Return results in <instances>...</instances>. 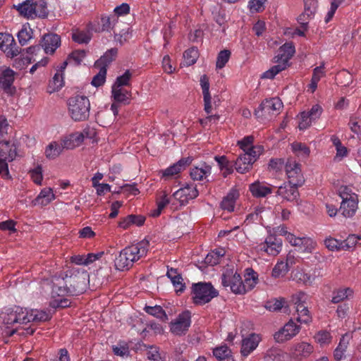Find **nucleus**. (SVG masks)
Listing matches in <instances>:
<instances>
[{"mask_svg": "<svg viewBox=\"0 0 361 361\" xmlns=\"http://www.w3.org/2000/svg\"><path fill=\"white\" fill-rule=\"evenodd\" d=\"M73 41L79 44L87 43L91 39L89 30H75L72 34Z\"/></svg>", "mask_w": 361, "mask_h": 361, "instance_id": "nucleus-47", "label": "nucleus"}, {"mask_svg": "<svg viewBox=\"0 0 361 361\" xmlns=\"http://www.w3.org/2000/svg\"><path fill=\"white\" fill-rule=\"evenodd\" d=\"M56 199L53 189L51 188H44L41 190L39 195L34 200L35 205L47 206Z\"/></svg>", "mask_w": 361, "mask_h": 361, "instance_id": "nucleus-28", "label": "nucleus"}, {"mask_svg": "<svg viewBox=\"0 0 361 361\" xmlns=\"http://www.w3.org/2000/svg\"><path fill=\"white\" fill-rule=\"evenodd\" d=\"M68 113L75 121H82L88 118L90 103L89 99L82 95L71 97L68 102Z\"/></svg>", "mask_w": 361, "mask_h": 361, "instance_id": "nucleus-5", "label": "nucleus"}, {"mask_svg": "<svg viewBox=\"0 0 361 361\" xmlns=\"http://www.w3.org/2000/svg\"><path fill=\"white\" fill-rule=\"evenodd\" d=\"M79 270L71 269L66 271V281L64 278L54 276L52 280L51 300L49 305L53 308L66 307L70 305V302L64 297L68 295H80L86 288V282L88 279L87 271H82L79 274Z\"/></svg>", "mask_w": 361, "mask_h": 361, "instance_id": "nucleus-1", "label": "nucleus"}, {"mask_svg": "<svg viewBox=\"0 0 361 361\" xmlns=\"http://www.w3.org/2000/svg\"><path fill=\"white\" fill-rule=\"evenodd\" d=\"M222 284L229 286L231 291L236 294L245 293V288L243 284L241 276L233 269H226L222 276Z\"/></svg>", "mask_w": 361, "mask_h": 361, "instance_id": "nucleus-8", "label": "nucleus"}, {"mask_svg": "<svg viewBox=\"0 0 361 361\" xmlns=\"http://www.w3.org/2000/svg\"><path fill=\"white\" fill-rule=\"evenodd\" d=\"M239 193L237 190L232 189L226 197L223 199L221 207L224 210L229 212H233L235 204L237 199L238 198Z\"/></svg>", "mask_w": 361, "mask_h": 361, "instance_id": "nucleus-35", "label": "nucleus"}, {"mask_svg": "<svg viewBox=\"0 0 361 361\" xmlns=\"http://www.w3.org/2000/svg\"><path fill=\"white\" fill-rule=\"evenodd\" d=\"M298 187V185L286 183L278 188L277 195L287 201H294L299 195Z\"/></svg>", "mask_w": 361, "mask_h": 361, "instance_id": "nucleus-25", "label": "nucleus"}, {"mask_svg": "<svg viewBox=\"0 0 361 361\" xmlns=\"http://www.w3.org/2000/svg\"><path fill=\"white\" fill-rule=\"evenodd\" d=\"M295 52L293 43H286L281 46L278 54L274 58L276 65L264 72L262 78L273 79L277 74L285 70L288 66V61Z\"/></svg>", "mask_w": 361, "mask_h": 361, "instance_id": "nucleus-3", "label": "nucleus"}, {"mask_svg": "<svg viewBox=\"0 0 361 361\" xmlns=\"http://www.w3.org/2000/svg\"><path fill=\"white\" fill-rule=\"evenodd\" d=\"M198 195V190L193 184H186L173 192L172 198L177 201L179 205L184 206L194 200Z\"/></svg>", "mask_w": 361, "mask_h": 361, "instance_id": "nucleus-10", "label": "nucleus"}, {"mask_svg": "<svg viewBox=\"0 0 361 361\" xmlns=\"http://www.w3.org/2000/svg\"><path fill=\"white\" fill-rule=\"evenodd\" d=\"M315 278V274L306 272L303 268H298L293 274V279L296 282L306 286L312 284Z\"/></svg>", "mask_w": 361, "mask_h": 361, "instance_id": "nucleus-32", "label": "nucleus"}, {"mask_svg": "<svg viewBox=\"0 0 361 361\" xmlns=\"http://www.w3.org/2000/svg\"><path fill=\"white\" fill-rule=\"evenodd\" d=\"M192 161L190 157L182 159L176 164L170 166L167 169L161 171V177L165 179L175 178L186 166L189 165Z\"/></svg>", "mask_w": 361, "mask_h": 361, "instance_id": "nucleus-18", "label": "nucleus"}, {"mask_svg": "<svg viewBox=\"0 0 361 361\" xmlns=\"http://www.w3.org/2000/svg\"><path fill=\"white\" fill-rule=\"evenodd\" d=\"M15 312L16 314L17 324H27L31 322L30 319V310L20 307H15Z\"/></svg>", "mask_w": 361, "mask_h": 361, "instance_id": "nucleus-44", "label": "nucleus"}, {"mask_svg": "<svg viewBox=\"0 0 361 361\" xmlns=\"http://www.w3.org/2000/svg\"><path fill=\"white\" fill-rule=\"evenodd\" d=\"M314 339L321 346H324L331 342L332 337L329 332L322 330L314 336Z\"/></svg>", "mask_w": 361, "mask_h": 361, "instance_id": "nucleus-55", "label": "nucleus"}, {"mask_svg": "<svg viewBox=\"0 0 361 361\" xmlns=\"http://www.w3.org/2000/svg\"><path fill=\"white\" fill-rule=\"evenodd\" d=\"M282 240L274 235H268L264 242L259 244L255 249L272 256L277 255L282 250Z\"/></svg>", "mask_w": 361, "mask_h": 361, "instance_id": "nucleus-12", "label": "nucleus"}, {"mask_svg": "<svg viewBox=\"0 0 361 361\" xmlns=\"http://www.w3.org/2000/svg\"><path fill=\"white\" fill-rule=\"evenodd\" d=\"M317 8V0H304V12L298 16V21L305 27L308 20L314 16Z\"/></svg>", "mask_w": 361, "mask_h": 361, "instance_id": "nucleus-19", "label": "nucleus"}, {"mask_svg": "<svg viewBox=\"0 0 361 361\" xmlns=\"http://www.w3.org/2000/svg\"><path fill=\"white\" fill-rule=\"evenodd\" d=\"M360 239L359 235H349L345 240H341V250L350 251L353 250Z\"/></svg>", "mask_w": 361, "mask_h": 361, "instance_id": "nucleus-45", "label": "nucleus"}, {"mask_svg": "<svg viewBox=\"0 0 361 361\" xmlns=\"http://www.w3.org/2000/svg\"><path fill=\"white\" fill-rule=\"evenodd\" d=\"M16 157V147L9 142L0 140V158L12 161Z\"/></svg>", "mask_w": 361, "mask_h": 361, "instance_id": "nucleus-31", "label": "nucleus"}, {"mask_svg": "<svg viewBox=\"0 0 361 361\" xmlns=\"http://www.w3.org/2000/svg\"><path fill=\"white\" fill-rule=\"evenodd\" d=\"M254 160L251 159L249 154L244 152L241 154L235 161V169L238 172L243 173L251 169Z\"/></svg>", "mask_w": 361, "mask_h": 361, "instance_id": "nucleus-36", "label": "nucleus"}, {"mask_svg": "<svg viewBox=\"0 0 361 361\" xmlns=\"http://www.w3.org/2000/svg\"><path fill=\"white\" fill-rule=\"evenodd\" d=\"M31 322H45L51 318L49 312L39 310H30Z\"/></svg>", "mask_w": 361, "mask_h": 361, "instance_id": "nucleus-46", "label": "nucleus"}, {"mask_svg": "<svg viewBox=\"0 0 361 361\" xmlns=\"http://www.w3.org/2000/svg\"><path fill=\"white\" fill-rule=\"evenodd\" d=\"M191 324V313L186 310L179 314L178 316L170 324V330L172 334L178 336L185 334Z\"/></svg>", "mask_w": 361, "mask_h": 361, "instance_id": "nucleus-11", "label": "nucleus"}, {"mask_svg": "<svg viewBox=\"0 0 361 361\" xmlns=\"http://www.w3.org/2000/svg\"><path fill=\"white\" fill-rule=\"evenodd\" d=\"M313 346L307 342H300L294 344L290 351L292 357L302 360L308 357L313 352Z\"/></svg>", "mask_w": 361, "mask_h": 361, "instance_id": "nucleus-21", "label": "nucleus"}, {"mask_svg": "<svg viewBox=\"0 0 361 361\" xmlns=\"http://www.w3.org/2000/svg\"><path fill=\"white\" fill-rule=\"evenodd\" d=\"M117 55V49H111L101 56V58L95 62V67L106 66L116 58Z\"/></svg>", "mask_w": 361, "mask_h": 361, "instance_id": "nucleus-41", "label": "nucleus"}, {"mask_svg": "<svg viewBox=\"0 0 361 361\" xmlns=\"http://www.w3.org/2000/svg\"><path fill=\"white\" fill-rule=\"evenodd\" d=\"M199 53L197 49L195 47L187 49L183 54L184 63L186 66L194 64L198 59Z\"/></svg>", "mask_w": 361, "mask_h": 361, "instance_id": "nucleus-48", "label": "nucleus"}, {"mask_svg": "<svg viewBox=\"0 0 361 361\" xmlns=\"http://www.w3.org/2000/svg\"><path fill=\"white\" fill-rule=\"evenodd\" d=\"M131 73L129 71H126L122 75L117 77L112 87H125L129 84Z\"/></svg>", "mask_w": 361, "mask_h": 361, "instance_id": "nucleus-61", "label": "nucleus"}, {"mask_svg": "<svg viewBox=\"0 0 361 361\" xmlns=\"http://www.w3.org/2000/svg\"><path fill=\"white\" fill-rule=\"evenodd\" d=\"M145 310L147 313L149 314H151L154 317H156L159 319H165L166 318V314H165L164 311L163 310L162 307L161 306H146L145 307Z\"/></svg>", "mask_w": 361, "mask_h": 361, "instance_id": "nucleus-60", "label": "nucleus"}, {"mask_svg": "<svg viewBox=\"0 0 361 361\" xmlns=\"http://www.w3.org/2000/svg\"><path fill=\"white\" fill-rule=\"evenodd\" d=\"M308 298L307 294L302 291L291 296L290 302L295 310L296 320L300 324H309L312 322V315L307 307Z\"/></svg>", "mask_w": 361, "mask_h": 361, "instance_id": "nucleus-6", "label": "nucleus"}, {"mask_svg": "<svg viewBox=\"0 0 361 361\" xmlns=\"http://www.w3.org/2000/svg\"><path fill=\"white\" fill-rule=\"evenodd\" d=\"M341 244V240L332 237H328L324 240L326 247L331 251H340Z\"/></svg>", "mask_w": 361, "mask_h": 361, "instance_id": "nucleus-63", "label": "nucleus"}, {"mask_svg": "<svg viewBox=\"0 0 361 361\" xmlns=\"http://www.w3.org/2000/svg\"><path fill=\"white\" fill-rule=\"evenodd\" d=\"M149 246V242L143 240L121 250L114 259L116 269L119 271L130 269L135 262L147 256Z\"/></svg>", "mask_w": 361, "mask_h": 361, "instance_id": "nucleus-2", "label": "nucleus"}, {"mask_svg": "<svg viewBox=\"0 0 361 361\" xmlns=\"http://www.w3.org/2000/svg\"><path fill=\"white\" fill-rule=\"evenodd\" d=\"M34 18L36 17L44 18L47 15V4L44 1L34 2Z\"/></svg>", "mask_w": 361, "mask_h": 361, "instance_id": "nucleus-58", "label": "nucleus"}, {"mask_svg": "<svg viewBox=\"0 0 361 361\" xmlns=\"http://www.w3.org/2000/svg\"><path fill=\"white\" fill-rule=\"evenodd\" d=\"M193 300L196 304H205L218 295L214 287L207 283H198L193 285Z\"/></svg>", "mask_w": 361, "mask_h": 361, "instance_id": "nucleus-7", "label": "nucleus"}, {"mask_svg": "<svg viewBox=\"0 0 361 361\" xmlns=\"http://www.w3.org/2000/svg\"><path fill=\"white\" fill-rule=\"evenodd\" d=\"M338 195L342 201L340 205V212L346 219L353 217L358 208V197L350 186L341 185L338 189Z\"/></svg>", "mask_w": 361, "mask_h": 361, "instance_id": "nucleus-4", "label": "nucleus"}, {"mask_svg": "<svg viewBox=\"0 0 361 361\" xmlns=\"http://www.w3.org/2000/svg\"><path fill=\"white\" fill-rule=\"evenodd\" d=\"M323 112L321 105L314 104L309 111H302L299 115L298 128L300 130H305L311 126L312 123L318 120Z\"/></svg>", "mask_w": 361, "mask_h": 361, "instance_id": "nucleus-9", "label": "nucleus"}, {"mask_svg": "<svg viewBox=\"0 0 361 361\" xmlns=\"http://www.w3.org/2000/svg\"><path fill=\"white\" fill-rule=\"evenodd\" d=\"M273 186L257 180L250 185V191L256 197H264L272 192Z\"/></svg>", "mask_w": 361, "mask_h": 361, "instance_id": "nucleus-26", "label": "nucleus"}, {"mask_svg": "<svg viewBox=\"0 0 361 361\" xmlns=\"http://www.w3.org/2000/svg\"><path fill=\"white\" fill-rule=\"evenodd\" d=\"M350 336L344 335L340 340L339 344L334 350V357L336 360H341L343 357L349 343Z\"/></svg>", "mask_w": 361, "mask_h": 361, "instance_id": "nucleus-42", "label": "nucleus"}, {"mask_svg": "<svg viewBox=\"0 0 361 361\" xmlns=\"http://www.w3.org/2000/svg\"><path fill=\"white\" fill-rule=\"evenodd\" d=\"M212 168L203 163L191 169L190 176L195 180H204L211 174Z\"/></svg>", "mask_w": 361, "mask_h": 361, "instance_id": "nucleus-29", "label": "nucleus"}, {"mask_svg": "<svg viewBox=\"0 0 361 361\" xmlns=\"http://www.w3.org/2000/svg\"><path fill=\"white\" fill-rule=\"evenodd\" d=\"M231 351L227 346H220L216 348L213 350V355L216 359L220 361L224 360L228 357H230Z\"/></svg>", "mask_w": 361, "mask_h": 361, "instance_id": "nucleus-59", "label": "nucleus"}, {"mask_svg": "<svg viewBox=\"0 0 361 361\" xmlns=\"http://www.w3.org/2000/svg\"><path fill=\"white\" fill-rule=\"evenodd\" d=\"M97 68L99 69V71L94 76L91 83L94 87H100L103 85L106 81V68L104 66Z\"/></svg>", "mask_w": 361, "mask_h": 361, "instance_id": "nucleus-51", "label": "nucleus"}, {"mask_svg": "<svg viewBox=\"0 0 361 361\" xmlns=\"http://www.w3.org/2000/svg\"><path fill=\"white\" fill-rule=\"evenodd\" d=\"M1 318L3 319L4 324L6 326V329L8 330L6 331L5 334L11 336L15 333V329H9L10 326L17 324V317L15 312V307L12 309H8L6 312L2 314Z\"/></svg>", "mask_w": 361, "mask_h": 361, "instance_id": "nucleus-33", "label": "nucleus"}, {"mask_svg": "<svg viewBox=\"0 0 361 361\" xmlns=\"http://www.w3.org/2000/svg\"><path fill=\"white\" fill-rule=\"evenodd\" d=\"M349 126L351 131L357 135L359 140H361V119L357 118H350Z\"/></svg>", "mask_w": 361, "mask_h": 361, "instance_id": "nucleus-62", "label": "nucleus"}, {"mask_svg": "<svg viewBox=\"0 0 361 361\" xmlns=\"http://www.w3.org/2000/svg\"><path fill=\"white\" fill-rule=\"evenodd\" d=\"M145 221L144 216L130 214L122 219L118 223V226L123 229H128L132 226H141Z\"/></svg>", "mask_w": 361, "mask_h": 361, "instance_id": "nucleus-30", "label": "nucleus"}, {"mask_svg": "<svg viewBox=\"0 0 361 361\" xmlns=\"http://www.w3.org/2000/svg\"><path fill=\"white\" fill-rule=\"evenodd\" d=\"M287 240L293 246L298 247L302 252L311 253L317 246V243L311 238L296 237L292 233L287 234Z\"/></svg>", "mask_w": 361, "mask_h": 361, "instance_id": "nucleus-13", "label": "nucleus"}, {"mask_svg": "<svg viewBox=\"0 0 361 361\" xmlns=\"http://www.w3.org/2000/svg\"><path fill=\"white\" fill-rule=\"evenodd\" d=\"M86 56V52L84 50L73 51L68 56L69 64L73 66L80 65Z\"/></svg>", "mask_w": 361, "mask_h": 361, "instance_id": "nucleus-50", "label": "nucleus"}, {"mask_svg": "<svg viewBox=\"0 0 361 361\" xmlns=\"http://www.w3.org/2000/svg\"><path fill=\"white\" fill-rule=\"evenodd\" d=\"M300 327L293 319L287 322L284 326L274 334V339L278 343H283L295 336Z\"/></svg>", "mask_w": 361, "mask_h": 361, "instance_id": "nucleus-15", "label": "nucleus"}, {"mask_svg": "<svg viewBox=\"0 0 361 361\" xmlns=\"http://www.w3.org/2000/svg\"><path fill=\"white\" fill-rule=\"evenodd\" d=\"M0 49L11 58L19 54L13 37L8 33H0Z\"/></svg>", "mask_w": 361, "mask_h": 361, "instance_id": "nucleus-16", "label": "nucleus"}, {"mask_svg": "<svg viewBox=\"0 0 361 361\" xmlns=\"http://www.w3.org/2000/svg\"><path fill=\"white\" fill-rule=\"evenodd\" d=\"M171 204V197H169L165 192H161L157 199V208L151 212L152 216H158L165 208Z\"/></svg>", "mask_w": 361, "mask_h": 361, "instance_id": "nucleus-38", "label": "nucleus"}, {"mask_svg": "<svg viewBox=\"0 0 361 361\" xmlns=\"http://www.w3.org/2000/svg\"><path fill=\"white\" fill-rule=\"evenodd\" d=\"M291 149L294 154L300 159H307L310 154V148L305 144L298 142L291 144Z\"/></svg>", "mask_w": 361, "mask_h": 361, "instance_id": "nucleus-39", "label": "nucleus"}, {"mask_svg": "<svg viewBox=\"0 0 361 361\" xmlns=\"http://www.w3.org/2000/svg\"><path fill=\"white\" fill-rule=\"evenodd\" d=\"M42 167L37 165L29 171L32 180L37 185H41L43 180Z\"/></svg>", "mask_w": 361, "mask_h": 361, "instance_id": "nucleus-52", "label": "nucleus"}, {"mask_svg": "<svg viewBox=\"0 0 361 361\" xmlns=\"http://www.w3.org/2000/svg\"><path fill=\"white\" fill-rule=\"evenodd\" d=\"M111 97L116 103L128 104L131 99V92L125 87H111Z\"/></svg>", "mask_w": 361, "mask_h": 361, "instance_id": "nucleus-27", "label": "nucleus"}, {"mask_svg": "<svg viewBox=\"0 0 361 361\" xmlns=\"http://www.w3.org/2000/svg\"><path fill=\"white\" fill-rule=\"evenodd\" d=\"M288 271L287 264L283 261H279L272 269L271 276L274 278H279L286 275Z\"/></svg>", "mask_w": 361, "mask_h": 361, "instance_id": "nucleus-53", "label": "nucleus"}, {"mask_svg": "<svg viewBox=\"0 0 361 361\" xmlns=\"http://www.w3.org/2000/svg\"><path fill=\"white\" fill-rule=\"evenodd\" d=\"M264 148L262 145H253L244 152L249 154L251 159L255 161L262 154Z\"/></svg>", "mask_w": 361, "mask_h": 361, "instance_id": "nucleus-64", "label": "nucleus"}, {"mask_svg": "<svg viewBox=\"0 0 361 361\" xmlns=\"http://www.w3.org/2000/svg\"><path fill=\"white\" fill-rule=\"evenodd\" d=\"M352 294L353 290L349 288L338 289L334 293L331 301L334 303H338L344 299L351 296Z\"/></svg>", "mask_w": 361, "mask_h": 361, "instance_id": "nucleus-49", "label": "nucleus"}, {"mask_svg": "<svg viewBox=\"0 0 361 361\" xmlns=\"http://www.w3.org/2000/svg\"><path fill=\"white\" fill-rule=\"evenodd\" d=\"M286 173L289 183L293 185L300 186L304 182L303 176L301 173L300 165L293 160H288L286 164Z\"/></svg>", "mask_w": 361, "mask_h": 361, "instance_id": "nucleus-14", "label": "nucleus"}, {"mask_svg": "<svg viewBox=\"0 0 361 361\" xmlns=\"http://www.w3.org/2000/svg\"><path fill=\"white\" fill-rule=\"evenodd\" d=\"M31 32L32 30L26 25H23L22 29L18 32V38L19 43L22 46L25 45L32 38Z\"/></svg>", "mask_w": 361, "mask_h": 361, "instance_id": "nucleus-56", "label": "nucleus"}, {"mask_svg": "<svg viewBox=\"0 0 361 361\" xmlns=\"http://www.w3.org/2000/svg\"><path fill=\"white\" fill-rule=\"evenodd\" d=\"M258 275L251 269H247L245 275V280L243 282L245 288V293L252 290L257 283Z\"/></svg>", "mask_w": 361, "mask_h": 361, "instance_id": "nucleus-40", "label": "nucleus"}, {"mask_svg": "<svg viewBox=\"0 0 361 361\" xmlns=\"http://www.w3.org/2000/svg\"><path fill=\"white\" fill-rule=\"evenodd\" d=\"M331 140L336 149L335 159L340 161L348 154L347 148L343 146L339 138L336 136H332Z\"/></svg>", "mask_w": 361, "mask_h": 361, "instance_id": "nucleus-43", "label": "nucleus"}, {"mask_svg": "<svg viewBox=\"0 0 361 361\" xmlns=\"http://www.w3.org/2000/svg\"><path fill=\"white\" fill-rule=\"evenodd\" d=\"M88 136L86 130L82 132H75L64 137L62 140L63 147L66 149H73L82 144L85 137Z\"/></svg>", "mask_w": 361, "mask_h": 361, "instance_id": "nucleus-23", "label": "nucleus"}, {"mask_svg": "<svg viewBox=\"0 0 361 361\" xmlns=\"http://www.w3.org/2000/svg\"><path fill=\"white\" fill-rule=\"evenodd\" d=\"M282 107L283 103L278 97L267 99L260 105V109L264 115H277Z\"/></svg>", "mask_w": 361, "mask_h": 361, "instance_id": "nucleus-20", "label": "nucleus"}, {"mask_svg": "<svg viewBox=\"0 0 361 361\" xmlns=\"http://www.w3.org/2000/svg\"><path fill=\"white\" fill-rule=\"evenodd\" d=\"M231 56V52L228 50L221 51L216 58V68L221 69L228 63Z\"/></svg>", "mask_w": 361, "mask_h": 361, "instance_id": "nucleus-57", "label": "nucleus"}, {"mask_svg": "<svg viewBox=\"0 0 361 361\" xmlns=\"http://www.w3.org/2000/svg\"><path fill=\"white\" fill-rule=\"evenodd\" d=\"M61 44V38L56 34L45 35L42 41V47L46 54H52Z\"/></svg>", "mask_w": 361, "mask_h": 361, "instance_id": "nucleus-24", "label": "nucleus"}, {"mask_svg": "<svg viewBox=\"0 0 361 361\" xmlns=\"http://www.w3.org/2000/svg\"><path fill=\"white\" fill-rule=\"evenodd\" d=\"M20 14L26 18H34V2L27 0L21 4L14 6Z\"/></svg>", "mask_w": 361, "mask_h": 361, "instance_id": "nucleus-37", "label": "nucleus"}, {"mask_svg": "<svg viewBox=\"0 0 361 361\" xmlns=\"http://www.w3.org/2000/svg\"><path fill=\"white\" fill-rule=\"evenodd\" d=\"M63 75L62 73L57 72L52 80L49 82L50 92L58 91L63 86Z\"/></svg>", "mask_w": 361, "mask_h": 361, "instance_id": "nucleus-54", "label": "nucleus"}, {"mask_svg": "<svg viewBox=\"0 0 361 361\" xmlns=\"http://www.w3.org/2000/svg\"><path fill=\"white\" fill-rule=\"evenodd\" d=\"M15 79V72L10 68H2L0 72V87L7 94H12L15 92L13 83Z\"/></svg>", "mask_w": 361, "mask_h": 361, "instance_id": "nucleus-17", "label": "nucleus"}, {"mask_svg": "<svg viewBox=\"0 0 361 361\" xmlns=\"http://www.w3.org/2000/svg\"><path fill=\"white\" fill-rule=\"evenodd\" d=\"M64 148L63 142L52 141L45 147L44 155L48 159H55L61 154Z\"/></svg>", "mask_w": 361, "mask_h": 361, "instance_id": "nucleus-34", "label": "nucleus"}, {"mask_svg": "<svg viewBox=\"0 0 361 361\" xmlns=\"http://www.w3.org/2000/svg\"><path fill=\"white\" fill-rule=\"evenodd\" d=\"M262 338L260 335L257 334H251L242 341L241 354L246 357L249 355L258 346Z\"/></svg>", "mask_w": 361, "mask_h": 361, "instance_id": "nucleus-22", "label": "nucleus"}]
</instances>
